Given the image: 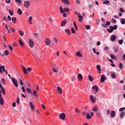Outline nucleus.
I'll use <instances>...</instances> for the list:
<instances>
[{"label": "nucleus", "instance_id": "1", "mask_svg": "<svg viewBox=\"0 0 125 125\" xmlns=\"http://www.w3.org/2000/svg\"><path fill=\"white\" fill-rule=\"evenodd\" d=\"M51 68L54 73H58L59 72V66L58 64L52 63Z\"/></svg>", "mask_w": 125, "mask_h": 125}, {"label": "nucleus", "instance_id": "2", "mask_svg": "<svg viewBox=\"0 0 125 125\" xmlns=\"http://www.w3.org/2000/svg\"><path fill=\"white\" fill-rule=\"evenodd\" d=\"M11 80L16 87H18V81L15 78H11Z\"/></svg>", "mask_w": 125, "mask_h": 125}, {"label": "nucleus", "instance_id": "3", "mask_svg": "<svg viewBox=\"0 0 125 125\" xmlns=\"http://www.w3.org/2000/svg\"><path fill=\"white\" fill-rule=\"evenodd\" d=\"M90 100L92 103H95L96 102V97L92 95H90Z\"/></svg>", "mask_w": 125, "mask_h": 125}, {"label": "nucleus", "instance_id": "4", "mask_svg": "<svg viewBox=\"0 0 125 125\" xmlns=\"http://www.w3.org/2000/svg\"><path fill=\"white\" fill-rule=\"evenodd\" d=\"M92 89L93 90H95V91H96L95 94H96V93L98 92V91L99 90V88L97 85H94L92 87Z\"/></svg>", "mask_w": 125, "mask_h": 125}, {"label": "nucleus", "instance_id": "5", "mask_svg": "<svg viewBox=\"0 0 125 125\" xmlns=\"http://www.w3.org/2000/svg\"><path fill=\"white\" fill-rule=\"evenodd\" d=\"M65 117H66V115L64 113H62L60 115H59V118L61 120H62L64 121L65 120Z\"/></svg>", "mask_w": 125, "mask_h": 125}, {"label": "nucleus", "instance_id": "6", "mask_svg": "<svg viewBox=\"0 0 125 125\" xmlns=\"http://www.w3.org/2000/svg\"><path fill=\"white\" fill-rule=\"evenodd\" d=\"M106 80L107 78L106 77V76H105V75H103L101 77V83H103L104 82H105V81H106Z\"/></svg>", "mask_w": 125, "mask_h": 125}, {"label": "nucleus", "instance_id": "7", "mask_svg": "<svg viewBox=\"0 0 125 125\" xmlns=\"http://www.w3.org/2000/svg\"><path fill=\"white\" fill-rule=\"evenodd\" d=\"M24 6L26 8H29V6H30V1H24Z\"/></svg>", "mask_w": 125, "mask_h": 125}, {"label": "nucleus", "instance_id": "8", "mask_svg": "<svg viewBox=\"0 0 125 125\" xmlns=\"http://www.w3.org/2000/svg\"><path fill=\"white\" fill-rule=\"evenodd\" d=\"M77 78L79 82H82L83 81V75L82 74H79L77 76Z\"/></svg>", "mask_w": 125, "mask_h": 125}, {"label": "nucleus", "instance_id": "9", "mask_svg": "<svg viewBox=\"0 0 125 125\" xmlns=\"http://www.w3.org/2000/svg\"><path fill=\"white\" fill-rule=\"evenodd\" d=\"M29 43L30 47H34V41H33L31 39H29Z\"/></svg>", "mask_w": 125, "mask_h": 125}, {"label": "nucleus", "instance_id": "10", "mask_svg": "<svg viewBox=\"0 0 125 125\" xmlns=\"http://www.w3.org/2000/svg\"><path fill=\"white\" fill-rule=\"evenodd\" d=\"M116 39H117V36H116L115 35H112L111 36L110 40L111 42H115L116 40Z\"/></svg>", "mask_w": 125, "mask_h": 125}, {"label": "nucleus", "instance_id": "11", "mask_svg": "<svg viewBox=\"0 0 125 125\" xmlns=\"http://www.w3.org/2000/svg\"><path fill=\"white\" fill-rule=\"evenodd\" d=\"M45 43L47 45H49L50 44V40H49L48 38H46L45 40Z\"/></svg>", "mask_w": 125, "mask_h": 125}, {"label": "nucleus", "instance_id": "12", "mask_svg": "<svg viewBox=\"0 0 125 125\" xmlns=\"http://www.w3.org/2000/svg\"><path fill=\"white\" fill-rule=\"evenodd\" d=\"M15 0L16 3H17V4L19 5V6H20V5H21V3L23 2V1H22L21 0Z\"/></svg>", "mask_w": 125, "mask_h": 125}, {"label": "nucleus", "instance_id": "13", "mask_svg": "<svg viewBox=\"0 0 125 125\" xmlns=\"http://www.w3.org/2000/svg\"><path fill=\"white\" fill-rule=\"evenodd\" d=\"M62 1L63 3H65V4H66L67 5H69L70 4V1L69 0H62Z\"/></svg>", "mask_w": 125, "mask_h": 125}, {"label": "nucleus", "instance_id": "14", "mask_svg": "<svg viewBox=\"0 0 125 125\" xmlns=\"http://www.w3.org/2000/svg\"><path fill=\"white\" fill-rule=\"evenodd\" d=\"M125 111H122L120 113V117L121 119H123L124 118V117H125Z\"/></svg>", "mask_w": 125, "mask_h": 125}, {"label": "nucleus", "instance_id": "15", "mask_svg": "<svg viewBox=\"0 0 125 125\" xmlns=\"http://www.w3.org/2000/svg\"><path fill=\"white\" fill-rule=\"evenodd\" d=\"M110 115L111 118H115L116 116V113L115 112V111H111L110 113Z\"/></svg>", "mask_w": 125, "mask_h": 125}, {"label": "nucleus", "instance_id": "16", "mask_svg": "<svg viewBox=\"0 0 125 125\" xmlns=\"http://www.w3.org/2000/svg\"><path fill=\"white\" fill-rule=\"evenodd\" d=\"M99 110V107H98L97 105L94 106L93 108V111H94V112H97V111H98Z\"/></svg>", "mask_w": 125, "mask_h": 125}, {"label": "nucleus", "instance_id": "17", "mask_svg": "<svg viewBox=\"0 0 125 125\" xmlns=\"http://www.w3.org/2000/svg\"><path fill=\"white\" fill-rule=\"evenodd\" d=\"M32 20H33V17H32L31 16L29 17L28 20L29 24H33Z\"/></svg>", "mask_w": 125, "mask_h": 125}, {"label": "nucleus", "instance_id": "18", "mask_svg": "<svg viewBox=\"0 0 125 125\" xmlns=\"http://www.w3.org/2000/svg\"><path fill=\"white\" fill-rule=\"evenodd\" d=\"M57 91L59 92L60 94H62V88H61V87L58 86Z\"/></svg>", "mask_w": 125, "mask_h": 125}, {"label": "nucleus", "instance_id": "19", "mask_svg": "<svg viewBox=\"0 0 125 125\" xmlns=\"http://www.w3.org/2000/svg\"><path fill=\"white\" fill-rule=\"evenodd\" d=\"M111 75L112 79H117V75H116V73L111 72Z\"/></svg>", "mask_w": 125, "mask_h": 125}, {"label": "nucleus", "instance_id": "20", "mask_svg": "<svg viewBox=\"0 0 125 125\" xmlns=\"http://www.w3.org/2000/svg\"><path fill=\"white\" fill-rule=\"evenodd\" d=\"M64 31L66 34H67L68 36H71V31H70V30L69 29H65Z\"/></svg>", "mask_w": 125, "mask_h": 125}, {"label": "nucleus", "instance_id": "21", "mask_svg": "<svg viewBox=\"0 0 125 125\" xmlns=\"http://www.w3.org/2000/svg\"><path fill=\"white\" fill-rule=\"evenodd\" d=\"M78 17L79 18V22H82L83 19V16L82 15H81V14Z\"/></svg>", "mask_w": 125, "mask_h": 125}, {"label": "nucleus", "instance_id": "22", "mask_svg": "<svg viewBox=\"0 0 125 125\" xmlns=\"http://www.w3.org/2000/svg\"><path fill=\"white\" fill-rule=\"evenodd\" d=\"M65 24H67V21L66 20H64L62 21L61 23V26H64Z\"/></svg>", "mask_w": 125, "mask_h": 125}, {"label": "nucleus", "instance_id": "23", "mask_svg": "<svg viewBox=\"0 0 125 125\" xmlns=\"http://www.w3.org/2000/svg\"><path fill=\"white\" fill-rule=\"evenodd\" d=\"M22 70H23V72L24 73V74H25V75H27V69H26V67H25L24 66H23Z\"/></svg>", "mask_w": 125, "mask_h": 125}, {"label": "nucleus", "instance_id": "24", "mask_svg": "<svg viewBox=\"0 0 125 125\" xmlns=\"http://www.w3.org/2000/svg\"><path fill=\"white\" fill-rule=\"evenodd\" d=\"M76 55L78 57H83V55H82V53H81V52H80V51H78L76 53Z\"/></svg>", "mask_w": 125, "mask_h": 125}, {"label": "nucleus", "instance_id": "25", "mask_svg": "<svg viewBox=\"0 0 125 125\" xmlns=\"http://www.w3.org/2000/svg\"><path fill=\"white\" fill-rule=\"evenodd\" d=\"M52 42H55V43H57L58 42V41L56 38H53Z\"/></svg>", "mask_w": 125, "mask_h": 125}, {"label": "nucleus", "instance_id": "26", "mask_svg": "<svg viewBox=\"0 0 125 125\" xmlns=\"http://www.w3.org/2000/svg\"><path fill=\"white\" fill-rule=\"evenodd\" d=\"M120 22L121 24L124 25V24H125V19L124 18L120 19Z\"/></svg>", "mask_w": 125, "mask_h": 125}, {"label": "nucleus", "instance_id": "27", "mask_svg": "<svg viewBox=\"0 0 125 125\" xmlns=\"http://www.w3.org/2000/svg\"><path fill=\"white\" fill-rule=\"evenodd\" d=\"M110 57H111V59H113V60H116V59H117V57H116V56H115L113 54L110 55Z\"/></svg>", "mask_w": 125, "mask_h": 125}, {"label": "nucleus", "instance_id": "28", "mask_svg": "<svg viewBox=\"0 0 125 125\" xmlns=\"http://www.w3.org/2000/svg\"><path fill=\"white\" fill-rule=\"evenodd\" d=\"M19 35H20V36H21V37H23V36L24 35V32L21 30H19Z\"/></svg>", "mask_w": 125, "mask_h": 125}, {"label": "nucleus", "instance_id": "29", "mask_svg": "<svg viewBox=\"0 0 125 125\" xmlns=\"http://www.w3.org/2000/svg\"><path fill=\"white\" fill-rule=\"evenodd\" d=\"M30 108L31 109H32V110H34L35 109V106H34V105L33 104H32V102H30Z\"/></svg>", "mask_w": 125, "mask_h": 125}, {"label": "nucleus", "instance_id": "30", "mask_svg": "<svg viewBox=\"0 0 125 125\" xmlns=\"http://www.w3.org/2000/svg\"><path fill=\"white\" fill-rule=\"evenodd\" d=\"M88 79L90 82H93V77L92 76L88 75Z\"/></svg>", "mask_w": 125, "mask_h": 125}, {"label": "nucleus", "instance_id": "31", "mask_svg": "<svg viewBox=\"0 0 125 125\" xmlns=\"http://www.w3.org/2000/svg\"><path fill=\"white\" fill-rule=\"evenodd\" d=\"M0 104L1 105H2L3 104H4V100H3L2 98L0 99Z\"/></svg>", "mask_w": 125, "mask_h": 125}, {"label": "nucleus", "instance_id": "32", "mask_svg": "<svg viewBox=\"0 0 125 125\" xmlns=\"http://www.w3.org/2000/svg\"><path fill=\"white\" fill-rule=\"evenodd\" d=\"M69 11H70V9H69L67 7H65L63 9V12H64H64H69Z\"/></svg>", "mask_w": 125, "mask_h": 125}, {"label": "nucleus", "instance_id": "33", "mask_svg": "<svg viewBox=\"0 0 125 125\" xmlns=\"http://www.w3.org/2000/svg\"><path fill=\"white\" fill-rule=\"evenodd\" d=\"M93 51L94 52V53H95V54H97V55H99V54H100V53H99V52H97L95 50V48H93Z\"/></svg>", "mask_w": 125, "mask_h": 125}, {"label": "nucleus", "instance_id": "34", "mask_svg": "<svg viewBox=\"0 0 125 125\" xmlns=\"http://www.w3.org/2000/svg\"><path fill=\"white\" fill-rule=\"evenodd\" d=\"M1 90L2 91V93H3V94H4L5 95V94H6V92L5 91V89H4V88H1Z\"/></svg>", "mask_w": 125, "mask_h": 125}, {"label": "nucleus", "instance_id": "35", "mask_svg": "<svg viewBox=\"0 0 125 125\" xmlns=\"http://www.w3.org/2000/svg\"><path fill=\"white\" fill-rule=\"evenodd\" d=\"M1 83L3 84V85H4L5 84H6V82H5V80L3 78L1 79Z\"/></svg>", "mask_w": 125, "mask_h": 125}, {"label": "nucleus", "instance_id": "36", "mask_svg": "<svg viewBox=\"0 0 125 125\" xmlns=\"http://www.w3.org/2000/svg\"><path fill=\"white\" fill-rule=\"evenodd\" d=\"M26 91L28 94L30 93V94H32V91H31V89L29 88H27Z\"/></svg>", "mask_w": 125, "mask_h": 125}, {"label": "nucleus", "instance_id": "37", "mask_svg": "<svg viewBox=\"0 0 125 125\" xmlns=\"http://www.w3.org/2000/svg\"><path fill=\"white\" fill-rule=\"evenodd\" d=\"M18 13H19V15H21L22 13H23V12H22V10H21V9H19L18 10Z\"/></svg>", "mask_w": 125, "mask_h": 125}, {"label": "nucleus", "instance_id": "38", "mask_svg": "<svg viewBox=\"0 0 125 125\" xmlns=\"http://www.w3.org/2000/svg\"><path fill=\"white\" fill-rule=\"evenodd\" d=\"M96 68L98 71H101V66L100 65H97Z\"/></svg>", "mask_w": 125, "mask_h": 125}, {"label": "nucleus", "instance_id": "39", "mask_svg": "<svg viewBox=\"0 0 125 125\" xmlns=\"http://www.w3.org/2000/svg\"><path fill=\"white\" fill-rule=\"evenodd\" d=\"M19 42L21 46H23V45H24V43H23V42H22V40H21V39H20Z\"/></svg>", "mask_w": 125, "mask_h": 125}, {"label": "nucleus", "instance_id": "40", "mask_svg": "<svg viewBox=\"0 0 125 125\" xmlns=\"http://www.w3.org/2000/svg\"><path fill=\"white\" fill-rule=\"evenodd\" d=\"M86 119H87V120H90V119H91V116L89 115V113H87Z\"/></svg>", "mask_w": 125, "mask_h": 125}, {"label": "nucleus", "instance_id": "41", "mask_svg": "<svg viewBox=\"0 0 125 125\" xmlns=\"http://www.w3.org/2000/svg\"><path fill=\"white\" fill-rule=\"evenodd\" d=\"M71 32H72V34L76 33V30H75V28H74V27L71 28Z\"/></svg>", "mask_w": 125, "mask_h": 125}, {"label": "nucleus", "instance_id": "42", "mask_svg": "<svg viewBox=\"0 0 125 125\" xmlns=\"http://www.w3.org/2000/svg\"><path fill=\"white\" fill-rule=\"evenodd\" d=\"M85 27L86 30H90V25H85Z\"/></svg>", "mask_w": 125, "mask_h": 125}, {"label": "nucleus", "instance_id": "43", "mask_svg": "<svg viewBox=\"0 0 125 125\" xmlns=\"http://www.w3.org/2000/svg\"><path fill=\"white\" fill-rule=\"evenodd\" d=\"M9 12L10 13V15H13V10H9Z\"/></svg>", "mask_w": 125, "mask_h": 125}, {"label": "nucleus", "instance_id": "44", "mask_svg": "<svg viewBox=\"0 0 125 125\" xmlns=\"http://www.w3.org/2000/svg\"><path fill=\"white\" fill-rule=\"evenodd\" d=\"M119 67L120 68V69L121 70H122L123 69V63H120L119 64Z\"/></svg>", "mask_w": 125, "mask_h": 125}, {"label": "nucleus", "instance_id": "45", "mask_svg": "<svg viewBox=\"0 0 125 125\" xmlns=\"http://www.w3.org/2000/svg\"><path fill=\"white\" fill-rule=\"evenodd\" d=\"M21 90L22 92H23V93H25V92H26V90H25V88L24 87V86H22L21 87Z\"/></svg>", "mask_w": 125, "mask_h": 125}, {"label": "nucleus", "instance_id": "46", "mask_svg": "<svg viewBox=\"0 0 125 125\" xmlns=\"http://www.w3.org/2000/svg\"><path fill=\"white\" fill-rule=\"evenodd\" d=\"M104 4H108V3H110V1H104L103 2Z\"/></svg>", "mask_w": 125, "mask_h": 125}, {"label": "nucleus", "instance_id": "47", "mask_svg": "<svg viewBox=\"0 0 125 125\" xmlns=\"http://www.w3.org/2000/svg\"><path fill=\"white\" fill-rule=\"evenodd\" d=\"M60 8L61 13H64V10H63V8L62 6H60Z\"/></svg>", "mask_w": 125, "mask_h": 125}, {"label": "nucleus", "instance_id": "48", "mask_svg": "<svg viewBox=\"0 0 125 125\" xmlns=\"http://www.w3.org/2000/svg\"><path fill=\"white\" fill-rule=\"evenodd\" d=\"M4 55H8V54H9V52H8V50H5V51H4Z\"/></svg>", "mask_w": 125, "mask_h": 125}, {"label": "nucleus", "instance_id": "49", "mask_svg": "<svg viewBox=\"0 0 125 125\" xmlns=\"http://www.w3.org/2000/svg\"><path fill=\"white\" fill-rule=\"evenodd\" d=\"M16 20H17V19H16V18H12V21H13V23H15V21H16Z\"/></svg>", "mask_w": 125, "mask_h": 125}, {"label": "nucleus", "instance_id": "50", "mask_svg": "<svg viewBox=\"0 0 125 125\" xmlns=\"http://www.w3.org/2000/svg\"><path fill=\"white\" fill-rule=\"evenodd\" d=\"M110 24H111V22L107 21L106 23H105L106 26H110Z\"/></svg>", "mask_w": 125, "mask_h": 125}, {"label": "nucleus", "instance_id": "51", "mask_svg": "<svg viewBox=\"0 0 125 125\" xmlns=\"http://www.w3.org/2000/svg\"><path fill=\"white\" fill-rule=\"evenodd\" d=\"M87 114V112L85 111L82 112V115H83L84 116H86Z\"/></svg>", "mask_w": 125, "mask_h": 125}, {"label": "nucleus", "instance_id": "52", "mask_svg": "<svg viewBox=\"0 0 125 125\" xmlns=\"http://www.w3.org/2000/svg\"><path fill=\"white\" fill-rule=\"evenodd\" d=\"M125 110V107H121L119 109V111L122 112V111H124Z\"/></svg>", "mask_w": 125, "mask_h": 125}, {"label": "nucleus", "instance_id": "53", "mask_svg": "<svg viewBox=\"0 0 125 125\" xmlns=\"http://www.w3.org/2000/svg\"><path fill=\"white\" fill-rule=\"evenodd\" d=\"M109 28H110V30H111L112 32L113 31H114V30H115L114 29V26H109Z\"/></svg>", "mask_w": 125, "mask_h": 125}, {"label": "nucleus", "instance_id": "54", "mask_svg": "<svg viewBox=\"0 0 125 125\" xmlns=\"http://www.w3.org/2000/svg\"><path fill=\"white\" fill-rule=\"evenodd\" d=\"M123 42H124V41L122 40L119 41V44H123Z\"/></svg>", "mask_w": 125, "mask_h": 125}, {"label": "nucleus", "instance_id": "55", "mask_svg": "<svg viewBox=\"0 0 125 125\" xmlns=\"http://www.w3.org/2000/svg\"><path fill=\"white\" fill-rule=\"evenodd\" d=\"M20 80V84L21 85H23V82L22 81V80H21V79H19Z\"/></svg>", "mask_w": 125, "mask_h": 125}, {"label": "nucleus", "instance_id": "56", "mask_svg": "<svg viewBox=\"0 0 125 125\" xmlns=\"http://www.w3.org/2000/svg\"><path fill=\"white\" fill-rule=\"evenodd\" d=\"M10 28L11 29V31L13 32V33H14V32H15V29L13 28V27H11Z\"/></svg>", "mask_w": 125, "mask_h": 125}, {"label": "nucleus", "instance_id": "57", "mask_svg": "<svg viewBox=\"0 0 125 125\" xmlns=\"http://www.w3.org/2000/svg\"><path fill=\"white\" fill-rule=\"evenodd\" d=\"M120 11H121V12H125V10H124V9L123 8H120Z\"/></svg>", "mask_w": 125, "mask_h": 125}, {"label": "nucleus", "instance_id": "58", "mask_svg": "<svg viewBox=\"0 0 125 125\" xmlns=\"http://www.w3.org/2000/svg\"><path fill=\"white\" fill-rule=\"evenodd\" d=\"M1 69H2L3 72H5V71H5V68H4V65H2V66H1Z\"/></svg>", "mask_w": 125, "mask_h": 125}, {"label": "nucleus", "instance_id": "59", "mask_svg": "<svg viewBox=\"0 0 125 125\" xmlns=\"http://www.w3.org/2000/svg\"><path fill=\"white\" fill-rule=\"evenodd\" d=\"M52 21H53V20H52V18H51V17L49 18V22H52Z\"/></svg>", "mask_w": 125, "mask_h": 125}, {"label": "nucleus", "instance_id": "60", "mask_svg": "<svg viewBox=\"0 0 125 125\" xmlns=\"http://www.w3.org/2000/svg\"><path fill=\"white\" fill-rule=\"evenodd\" d=\"M113 28L114 30H117V29H118V26H117V25H114V26H113Z\"/></svg>", "mask_w": 125, "mask_h": 125}, {"label": "nucleus", "instance_id": "61", "mask_svg": "<svg viewBox=\"0 0 125 125\" xmlns=\"http://www.w3.org/2000/svg\"><path fill=\"white\" fill-rule=\"evenodd\" d=\"M11 0H5L6 3H10V1Z\"/></svg>", "mask_w": 125, "mask_h": 125}, {"label": "nucleus", "instance_id": "62", "mask_svg": "<svg viewBox=\"0 0 125 125\" xmlns=\"http://www.w3.org/2000/svg\"><path fill=\"white\" fill-rule=\"evenodd\" d=\"M27 71H28V72H31V71H32V68L31 67L27 68Z\"/></svg>", "mask_w": 125, "mask_h": 125}, {"label": "nucleus", "instance_id": "63", "mask_svg": "<svg viewBox=\"0 0 125 125\" xmlns=\"http://www.w3.org/2000/svg\"><path fill=\"white\" fill-rule=\"evenodd\" d=\"M107 32L109 33H113V31L111 29H107Z\"/></svg>", "mask_w": 125, "mask_h": 125}, {"label": "nucleus", "instance_id": "64", "mask_svg": "<svg viewBox=\"0 0 125 125\" xmlns=\"http://www.w3.org/2000/svg\"><path fill=\"white\" fill-rule=\"evenodd\" d=\"M3 20H5V21H9L8 20H6V16L3 17Z\"/></svg>", "mask_w": 125, "mask_h": 125}]
</instances>
